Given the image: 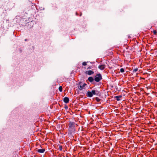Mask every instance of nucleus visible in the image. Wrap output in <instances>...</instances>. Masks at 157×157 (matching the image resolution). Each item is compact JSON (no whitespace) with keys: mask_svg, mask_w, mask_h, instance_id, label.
<instances>
[{"mask_svg":"<svg viewBox=\"0 0 157 157\" xmlns=\"http://www.w3.org/2000/svg\"><path fill=\"white\" fill-rule=\"evenodd\" d=\"M102 79V77L100 73L97 74L95 76L94 80L97 82H99Z\"/></svg>","mask_w":157,"mask_h":157,"instance_id":"nucleus-2","label":"nucleus"},{"mask_svg":"<svg viewBox=\"0 0 157 157\" xmlns=\"http://www.w3.org/2000/svg\"><path fill=\"white\" fill-rule=\"evenodd\" d=\"M63 88L62 86H60L59 88V90L60 92H62V91Z\"/></svg>","mask_w":157,"mask_h":157,"instance_id":"nucleus-11","label":"nucleus"},{"mask_svg":"<svg viewBox=\"0 0 157 157\" xmlns=\"http://www.w3.org/2000/svg\"><path fill=\"white\" fill-rule=\"evenodd\" d=\"M99 88L95 89L92 90L91 91H88L87 93V96L88 97L91 98L93 97V95L100 96V91L98 90Z\"/></svg>","mask_w":157,"mask_h":157,"instance_id":"nucleus-1","label":"nucleus"},{"mask_svg":"<svg viewBox=\"0 0 157 157\" xmlns=\"http://www.w3.org/2000/svg\"><path fill=\"white\" fill-rule=\"evenodd\" d=\"M82 65L83 66H86L87 65L86 62H84L82 63Z\"/></svg>","mask_w":157,"mask_h":157,"instance_id":"nucleus-14","label":"nucleus"},{"mask_svg":"<svg viewBox=\"0 0 157 157\" xmlns=\"http://www.w3.org/2000/svg\"><path fill=\"white\" fill-rule=\"evenodd\" d=\"M105 65H99L98 67V68L99 69L101 70H102L105 69Z\"/></svg>","mask_w":157,"mask_h":157,"instance_id":"nucleus-6","label":"nucleus"},{"mask_svg":"<svg viewBox=\"0 0 157 157\" xmlns=\"http://www.w3.org/2000/svg\"><path fill=\"white\" fill-rule=\"evenodd\" d=\"M64 108L65 109H68V106L67 105H65Z\"/></svg>","mask_w":157,"mask_h":157,"instance_id":"nucleus-19","label":"nucleus"},{"mask_svg":"<svg viewBox=\"0 0 157 157\" xmlns=\"http://www.w3.org/2000/svg\"><path fill=\"white\" fill-rule=\"evenodd\" d=\"M81 83V82H79V83L80 84V83Z\"/></svg>","mask_w":157,"mask_h":157,"instance_id":"nucleus-21","label":"nucleus"},{"mask_svg":"<svg viewBox=\"0 0 157 157\" xmlns=\"http://www.w3.org/2000/svg\"><path fill=\"white\" fill-rule=\"evenodd\" d=\"M120 71L121 73H123L124 71V70L123 68H121L120 69Z\"/></svg>","mask_w":157,"mask_h":157,"instance_id":"nucleus-15","label":"nucleus"},{"mask_svg":"<svg viewBox=\"0 0 157 157\" xmlns=\"http://www.w3.org/2000/svg\"><path fill=\"white\" fill-rule=\"evenodd\" d=\"M122 97L121 95H119V96H116L115 97V98H116V100L117 101H119L120 100V98H121Z\"/></svg>","mask_w":157,"mask_h":157,"instance_id":"nucleus-10","label":"nucleus"},{"mask_svg":"<svg viewBox=\"0 0 157 157\" xmlns=\"http://www.w3.org/2000/svg\"><path fill=\"white\" fill-rule=\"evenodd\" d=\"M95 99L96 101L98 102H99L101 100L100 99H99L98 98V97H96Z\"/></svg>","mask_w":157,"mask_h":157,"instance_id":"nucleus-12","label":"nucleus"},{"mask_svg":"<svg viewBox=\"0 0 157 157\" xmlns=\"http://www.w3.org/2000/svg\"><path fill=\"white\" fill-rule=\"evenodd\" d=\"M63 101L64 102L66 103H67L69 102V99L67 97H65L63 98Z\"/></svg>","mask_w":157,"mask_h":157,"instance_id":"nucleus-7","label":"nucleus"},{"mask_svg":"<svg viewBox=\"0 0 157 157\" xmlns=\"http://www.w3.org/2000/svg\"><path fill=\"white\" fill-rule=\"evenodd\" d=\"M59 149L60 151H62V146H59Z\"/></svg>","mask_w":157,"mask_h":157,"instance_id":"nucleus-18","label":"nucleus"},{"mask_svg":"<svg viewBox=\"0 0 157 157\" xmlns=\"http://www.w3.org/2000/svg\"><path fill=\"white\" fill-rule=\"evenodd\" d=\"M87 85L86 84L84 83L82 85H80L78 86V89L80 90H82V89H83L84 87L86 86H87Z\"/></svg>","mask_w":157,"mask_h":157,"instance_id":"nucleus-4","label":"nucleus"},{"mask_svg":"<svg viewBox=\"0 0 157 157\" xmlns=\"http://www.w3.org/2000/svg\"><path fill=\"white\" fill-rule=\"evenodd\" d=\"M26 40H27V39H25V41H26Z\"/></svg>","mask_w":157,"mask_h":157,"instance_id":"nucleus-20","label":"nucleus"},{"mask_svg":"<svg viewBox=\"0 0 157 157\" xmlns=\"http://www.w3.org/2000/svg\"><path fill=\"white\" fill-rule=\"evenodd\" d=\"M45 151V150L44 149H38L37 151V152L40 153H44Z\"/></svg>","mask_w":157,"mask_h":157,"instance_id":"nucleus-9","label":"nucleus"},{"mask_svg":"<svg viewBox=\"0 0 157 157\" xmlns=\"http://www.w3.org/2000/svg\"><path fill=\"white\" fill-rule=\"evenodd\" d=\"M88 80L90 82H93L94 81V78L92 77H89L88 78Z\"/></svg>","mask_w":157,"mask_h":157,"instance_id":"nucleus-8","label":"nucleus"},{"mask_svg":"<svg viewBox=\"0 0 157 157\" xmlns=\"http://www.w3.org/2000/svg\"><path fill=\"white\" fill-rule=\"evenodd\" d=\"M138 68H136L135 69H134L133 70V72L134 73V72H136V71H138Z\"/></svg>","mask_w":157,"mask_h":157,"instance_id":"nucleus-13","label":"nucleus"},{"mask_svg":"<svg viewBox=\"0 0 157 157\" xmlns=\"http://www.w3.org/2000/svg\"><path fill=\"white\" fill-rule=\"evenodd\" d=\"M94 72L93 71L91 70L87 71L85 72V73L86 74H87L89 75H91L94 74Z\"/></svg>","mask_w":157,"mask_h":157,"instance_id":"nucleus-5","label":"nucleus"},{"mask_svg":"<svg viewBox=\"0 0 157 157\" xmlns=\"http://www.w3.org/2000/svg\"><path fill=\"white\" fill-rule=\"evenodd\" d=\"M153 32L154 34H155V35L156 34L157 32H156V30H153Z\"/></svg>","mask_w":157,"mask_h":157,"instance_id":"nucleus-17","label":"nucleus"},{"mask_svg":"<svg viewBox=\"0 0 157 157\" xmlns=\"http://www.w3.org/2000/svg\"><path fill=\"white\" fill-rule=\"evenodd\" d=\"M82 15V13L80 14V16H81Z\"/></svg>","mask_w":157,"mask_h":157,"instance_id":"nucleus-22","label":"nucleus"},{"mask_svg":"<svg viewBox=\"0 0 157 157\" xmlns=\"http://www.w3.org/2000/svg\"><path fill=\"white\" fill-rule=\"evenodd\" d=\"M75 123L74 122H70L69 124V128L71 129L73 132L75 131Z\"/></svg>","mask_w":157,"mask_h":157,"instance_id":"nucleus-3","label":"nucleus"},{"mask_svg":"<svg viewBox=\"0 0 157 157\" xmlns=\"http://www.w3.org/2000/svg\"><path fill=\"white\" fill-rule=\"evenodd\" d=\"M92 66H89L87 68V69H90L92 68Z\"/></svg>","mask_w":157,"mask_h":157,"instance_id":"nucleus-16","label":"nucleus"}]
</instances>
